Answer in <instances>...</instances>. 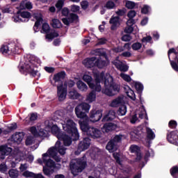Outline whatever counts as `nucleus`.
Returning a JSON list of instances; mask_svg holds the SVG:
<instances>
[{
  "label": "nucleus",
  "mask_w": 178,
  "mask_h": 178,
  "mask_svg": "<svg viewBox=\"0 0 178 178\" xmlns=\"http://www.w3.org/2000/svg\"><path fill=\"white\" fill-rule=\"evenodd\" d=\"M95 83H90L89 88L95 91V92H101V83L104 84L105 89L103 90V92L107 96H115L120 91V86L114 82L113 77L110 74L105 75L104 72L96 73L95 74Z\"/></svg>",
  "instance_id": "obj_1"
},
{
  "label": "nucleus",
  "mask_w": 178,
  "mask_h": 178,
  "mask_svg": "<svg viewBox=\"0 0 178 178\" xmlns=\"http://www.w3.org/2000/svg\"><path fill=\"white\" fill-rule=\"evenodd\" d=\"M90 108L88 103H81L75 107V113L78 118L81 120L79 122L80 129L84 134L88 136V138H99L101 137L102 132L97 128L89 126V118L87 113H89Z\"/></svg>",
  "instance_id": "obj_2"
},
{
  "label": "nucleus",
  "mask_w": 178,
  "mask_h": 178,
  "mask_svg": "<svg viewBox=\"0 0 178 178\" xmlns=\"http://www.w3.org/2000/svg\"><path fill=\"white\" fill-rule=\"evenodd\" d=\"M87 166V161L86 158L82 156L81 158L73 159L70 163V170L73 175L77 176L79 173L82 172Z\"/></svg>",
  "instance_id": "obj_3"
},
{
  "label": "nucleus",
  "mask_w": 178,
  "mask_h": 178,
  "mask_svg": "<svg viewBox=\"0 0 178 178\" xmlns=\"http://www.w3.org/2000/svg\"><path fill=\"white\" fill-rule=\"evenodd\" d=\"M31 56H28V60H26L24 65L20 66L19 72L24 75L29 74L33 77H36L38 74V70H35V68L37 67L36 64H35L34 60H32Z\"/></svg>",
  "instance_id": "obj_4"
},
{
  "label": "nucleus",
  "mask_w": 178,
  "mask_h": 178,
  "mask_svg": "<svg viewBox=\"0 0 178 178\" xmlns=\"http://www.w3.org/2000/svg\"><path fill=\"white\" fill-rule=\"evenodd\" d=\"M95 56H99V58L96 59L95 67L99 70L106 67L109 63L108 58L106 52L103 49H97L94 51Z\"/></svg>",
  "instance_id": "obj_5"
},
{
  "label": "nucleus",
  "mask_w": 178,
  "mask_h": 178,
  "mask_svg": "<svg viewBox=\"0 0 178 178\" xmlns=\"http://www.w3.org/2000/svg\"><path fill=\"white\" fill-rule=\"evenodd\" d=\"M63 129L69 136H71L73 140H77L80 134L77 130L76 124L72 120H67L65 124H63Z\"/></svg>",
  "instance_id": "obj_6"
},
{
  "label": "nucleus",
  "mask_w": 178,
  "mask_h": 178,
  "mask_svg": "<svg viewBox=\"0 0 178 178\" xmlns=\"http://www.w3.org/2000/svg\"><path fill=\"white\" fill-rule=\"evenodd\" d=\"M177 51L175 48H171L168 51V59L171 67L174 71L178 72V47H177Z\"/></svg>",
  "instance_id": "obj_7"
},
{
  "label": "nucleus",
  "mask_w": 178,
  "mask_h": 178,
  "mask_svg": "<svg viewBox=\"0 0 178 178\" xmlns=\"http://www.w3.org/2000/svg\"><path fill=\"white\" fill-rule=\"evenodd\" d=\"M19 48L16 47L15 43H10L8 45H2L0 48V52L3 54H8L13 56L17 54Z\"/></svg>",
  "instance_id": "obj_8"
},
{
  "label": "nucleus",
  "mask_w": 178,
  "mask_h": 178,
  "mask_svg": "<svg viewBox=\"0 0 178 178\" xmlns=\"http://www.w3.org/2000/svg\"><path fill=\"white\" fill-rule=\"evenodd\" d=\"M90 145V139L88 137L83 138L78 145L77 151L75 152V154H80V153L88 149Z\"/></svg>",
  "instance_id": "obj_9"
},
{
  "label": "nucleus",
  "mask_w": 178,
  "mask_h": 178,
  "mask_svg": "<svg viewBox=\"0 0 178 178\" xmlns=\"http://www.w3.org/2000/svg\"><path fill=\"white\" fill-rule=\"evenodd\" d=\"M66 76L65 71H60L54 75L53 81L55 83H58L57 86H63V82Z\"/></svg>",
  "instance_id": "obj_10"
},
{
  "label": "nucleus",
  "mask_w": 178,
  "mask_h": 178,
  "mask_svg": "<svg viewBox=\"0 0 178 178\" xmlns=\"http://www.w3.org/2000/svg\"><path fill=\"white\" fill-rule=\"evenodd\" d=\"M67 95V88L63 86H57V97L59 102H63Z\"/></svg>",
  "instance_id": "obj_11"
},
{
  "label": "nucleus",
  "mask_w": 178,
  "mask_h": 178,
  "mask_svg": "<svg viewBox=\"0 0 178 178\" xmlns=\"http://www.w3.org/2000/svg\"><path fill=\"white\" fill-rule=\"evenodd\" d=\"M166 138L168 143L177 145L178 144V130L168 133Z\"/></svg>",
  "instance_id": "obj_12"
},
{
  "label": "nucleus",
  "mask_w": 178,
  "mask_h": 178,
  "mask_svg": "<svg viewBox=\"0 0 178 178\" xmlns=\"http://www.w3.org/2000/svg\"><path fill=\"white\" fill-rule=\"evenodd\" d=\"M102 118V110H94L90 111V120L92 122H97L100 120Z\"/></svg>",
  "instance_id": "obj_13"
},
{
  "label": "nucleus",
  "mask_w": 178,
  "mask_h": 178,
  "mask_svg": "<svg viewBox=\"0 0 178 178\" xmlns=\"http://www.w3.org/2000/svg\"><path fill=\"white\" fill-rule=\"evenodd\" d=\"M43 163L45 167L49 168H53L56 167V162L49 158L48 153L43 154Z\"/></svg>",
  "instance_id": "obj_14"
},
{
  "label": "nucleus",
  "mask_w": 178,
  "mask_h": 178,
  "mask_svg": "<svg viewBox=\"0 0 178 178\" xmlns=\"http://www.w3.org/2000/svg\"><path fill=\"white\" fill-rule=\"evenodd\" d=\"M59 140H62L65 147H70L72 144L73 138L71 136L67 135L65 132L58 138Z\"/></svg>",
  "instance_id": "obj_15"
},
{
  "label": "nucleus",
  "mask_w": 178,
  "mask_h": 178,
  "mask_svg": "<svg viewBox=\"0 0 178 178\" xmlns=\"http://www.w3.org/2000/svg\"><path fill=\"white\" fill-rule=\"evenodd\" d=\"M97 60L96 57L87 58L83 61V64L88 69L96 67L95 61Z\"/></svg>",
  "instance_id": "obj_16"
},
{
  "label": "nucleus",
  "mask_w": 178,
  "mask_h": 178,
  "mask_svg": "<svg viewBox=\"0 0 178 178\" xmlns=\"http://www.w3.org/2000/svg\"><path fill=\"white\" fill-rule=\"evenodd\" d=\"M11 152H12L11 147H8L6 145H1L0 146V154H1L0 159L1 160H4L5 156L10 155Z\"/></svg>",
  "instance_id": "obj_17"
},
{
  "label": "nucleus",
  "mask_w": 178,
  "mask_h": 178,
  "mask_svg": "<svg viewBox=\"0 0 178 178\" xmlns=\"http://www.w3.org/2000/svg\"><path fill=\"white\" fill-rule=\"evenodd\" d=\"M117 128H118L117 124L112 122H109V123L104 124L102 129L104 133H109L113 131H115Z\"/></svg>",
  "instance_id": "obj_18"
},
{
  "label": "nucleus",
  "mask_w": 178,
  "mask_h": 178,
  "mask_svg": "<svg viewBox=\"0 0 178 178\" xmlns=\"http://www.w3.org/2000/svg\"><path fill=\"white\" fill-rule=\"evenodd\" d=\"M24 132H16L11 136V141L13 143H16L17 144H20L24 138Z\"/></svg>",
  "instance_id": "obj_19"
},
{
  "label": "nucleus",
  "mask_w": 178,
  "mask_h": 178,
  "mask_svg": "<svg viewBox=\"0 0 178 178\" xmlns=\"http://www.w3.org/2000/svg\"><path fill=\"white\" fill-rule=\"evenodd\" d=\"M131 152V153H136V161H140L143 159V156L141 152H140L139 147L137 145H131L130 147Z\"/></svg>",
  "instance_id": "obj_20"
},
{
  "label": "nucleus",
  "mask_w": 178,
  "mask_h": 178,
  "mask_svg": "<svg viewBox=\"0 0 178 178\" xmlns=\"http://www.w3.org/2000/svg\"><path fill=\"white\" fill-rule=\"evenodd\" d=\"M120 17H114L113 15L111 17L109 23L110 24H112L111 27L112 31L116 30L118 26L120 25Z\"/></svg>",
  "instance_id": "obj_21"
},
{
  "label": "nucleus",
  "mask_w": 178,
  "mask_h": 178,
  "mask_svg": "<svg viewBox=\"0 0 178 178\" xmlns=\"http://www.w3.org/2000/svg\"><path fill=\"white\" fill-rule=\"evenodd\" d=\"M106 149L110 153H114L118 149V145L114 143L112 140H110L106 145Z\"/></svg>",
  "instance_id": "obj_22"
},
{
  "label": "nucleus",
  "mask_w": 178,
  "mask_h": 178,
  "mask_svg": "<svg viewBox=\"0 0 178 178\" xmlns=\"http://www.w3.org/2000/svg\"><path fill=\"white\" fill-rule=\"evenodd\" d=\"M115 115H116V113L113 111V110H111L108 111V113L105 115L103 118H102V122H108V121H112L115 118Z\"/></svg>",
  "instance_id": "obj_23"
},
{
  "label": "nucleus",
  "mask_w": 178,
  "mask_h": 178,
  "mask_svg": "<svg viewBox=\"0 0 178 178\" xmlns=\"http://www.w3.org/2000/svg\"><path fill=\"white\" fill-rule=\"evenodd\" d=\"M134 88L139 96L140 100L142 99L141 97H142V94H143V91L144 90V86L142 83L140 82H134Z\"/></svg>",
  "instance_id": "obj_24"
},
{
  "label": "nucleus",
  "mask_w": 178,
  "mask_h": 178,
  "mask_svg": "<svg viewBox=\"0 0 178 178\" xmlns=\"http://www.w3.org/2000/svg\"><path fill=\"white\" fill-rule=\"evenodd\" d=\"M61 142L60 140H58L56 143V149H57V152L61 155V156H64L66 154V149L67 148L65 147L63 145H61Z\"/></svg>",
  "instance_id": "obj_25"
},
{
  "label": "nucleus",
  "mask_w": 178,
  "mask_h": 178,
  "mask_svg": "<svg viewBox=\"0 0 178 178\" xmlns=\"http://www.w3.org/2000/svg\"><path fill=\"white\" fill-rule=\"evenodd\" d=\"M131 138H135L136 139H140L143 136V131L141 129H136L132 132H131Z\"/></svg>",
  "instance_id": "obj_26"
},
{
  "label": "nucleus",
  "mask_w": 178,
  "mask_h": 178,
  "mask_svg": "<svg viewBox=\"0 0 178 178\" xmlns=\"http://www.w3.org/2000/svg\"><path fill=\"white\" fill-rule=\"evenodd\" d=\"M51 131L58 139L64 133L61 131L60 129L57 125H53L51 129Z\"/></svg>",
  "instance_id": "obj_27"
},
{
  "label": "nucleus",
  "mask_w": 178,
  "mask_h": 178,
  "mask_svg": "<svg viewBox=\"0 0 178 178\" xmlns=\"http://www.w3.org/2000/svg\"><path fill=\"white\" fill-rule=\"evenodd\" d=\"M68 97L70 99H79L80 98V93L76 90H71L68 92Z\"/></svg>",
  "instance_id": "obj_28"
},
{
  "label": "nucleus",
  "mask_w": 178,
  "mask_h": 178,
  "mask_svg": "<svg viewBox=\"0 0 178 178\" xmlns=\"http://www.w3.org/2000/svg\"><path fill=\"white\" fill-rule=\"evenodd\" d=\"M122 101H123V97L118 96L117 98L113 100L110 106L113 108H117L122 103Z\"/></svg>",
  "instance_id": "obj_29"
},
{
  "label": "nucleus",
  "mask_w": 178,
  "mask_h": 178,
  "mask_svg": "<svg viewBox=\"0 0 178 178\" xmlns=\"http://www.w3.org/2000/svg\"><path fill=\"white\" fill-rule=\"evenodd\" d=\"M146 133H147V143H149V140H154L156 138V135L154 132L149 127L146 128Z\"/></svg>",
  "instance_id": "obj_30"
},
{
  "label": "nucleus",
  "mask_w": 178,
  "mask_h": 178,
  "mask_svg": "<svg viewBox=\"0 0 178 178\" xmlns=\"http://www.w3.org/2000/svg\"><path fill=\"white\" fill-rule=\"evenodd\" d=\"M115 65L118 70H120V71L122 72H127L129 71V67L127 65L115 62Z\"/></svg>",
  "instance_id": "obj_31"
},
{
  "label": "nucleus",
  "mask_w": 178,
  "mask_h": 178,
  "mask_svg": "<svg viewBox=\"0 0 178 178\" xmlns=\"http://www.w3.org/2000/svg\"><path fill=\"white\" fill-rule=\"evenodd\" d=\"M76 87L80 91L82 92L86 91L88 89V86L86 83H84L81 80H79L78 81H76Z\"/></svg>",
  "instance_id": "obj_32"
},
{
  "label": "nucleus",
  "mask_w": 178,
  "mask_h": 178,
  "mask_svg": "<svg viewBox=\"0 0 178 178\" xmlns=\"http://www.w3.org/2000/svg\"><path fill=\"white\" fill-rule=\"evenodd\" d=\"M51 25L54 29L63 28L62 22H60V19H57L56 18H54L53 19H51Z\"/></svg>",
  "instance_id": "obj_33"
},
{
  "label": "nucleus",
  "mask_w": 178,
  "mask_h": 178,
  "mask_svg": "<svg viewBox=\"0 0 178 178\" xmlns=\"http://www.w3.org/2000/svg\"><path fill=\"white\" fill-rule=\"evenodd\" d=\"M46 154H48L49 158H53L56 155H58V151H57L56 145H55V147H50L47 150V152Z\"/></svg>",
  "instance_id": "obj_34"
},
{
  "label": "nucleus",
  "mask_w": 178,
  "mask_h": 178,
  "mask_svg": "<svg viewBox=\"0 0 178 178\" xmlns=\"http://www.w3.org/2000/svg\"><path fill=\"white\" fill-rule=\"evenodd\" d=\"M104 8L107 10H113L116 8L115 3L112 0H108L106 1V4L104 5Z\"/></svg>",
  "instance_id": "obj_35"
},
{
  "label": "nucleus",
  "mask_w": 178,
  "mask_h": 178,
  "mask_svg": "<svg viewBox=\"0 0 178 178\" xmlns=\"http://www.w3.org/2000/svg\"><path fill=\"white\" fill-rule=\"evenodd\" d=\"M96 99V92L95 90H92L89 95L87 96V101L89 102V103H92L95 101Z\"/></svg>",
  "instance_id": "obj_36"
},
{
  "label": "nucleus",
  "mask_w": 178,
  "mask_h": 178,
  "mask_svg": "<svg viewBox=\"0 0 178 178\" xmlns=\"http://www.w3.org/2000/svg\"><path fill=\"white\" fill-rule=\"evenodd\" d=\"M17 15H19L24 19H30L31 17V14L29 11L18 10Z\"/></svg>",
  "instance_id": "obj_37"
},
{
  "label": "nucleus",
  "mask_w": 178,
  "mask_h": 178,
  "mask_svg": "<svg viewBox=\"0 0 178 178\" xmlns=\"http://www.w3.org/2000/svg\"><path fill=\"white\" fill-rule=\"evenodd\" d=\"M71 24L79 21V15L76 13H71L67 17Z\"/></svg>",
  "instance_id": "obj_38"
},
{
  "label": "nucleus",
  "mask_w": 178,
  "mask_h": 178,
  "mask_svg": "<svg viewBox=\"0 0 178 178\" xmlns=\"http://www.w3.org/2000/svg\"><path fill=\"white\" fill-rule=\"evenodd\" d=\"M20 8L22 10H24V9L31 10L33 8V4L31 1H27L26 3H21Z\"/></svg>",
  "instance_id": "obj_39"
},
{
  "label": "nucleus",
  "mask_w": 178,
  "mask_h": 178,
  "mask_svg": "<svg viewBox=\"0 0 178 178\" xmlns=\"http://www.w3.org/2000/svg\"><path fill=\"white\" fill-rule=\"evenodd\" d=\"M170 172L173 178H178V166L177 165L173 166L170 170Z\"/></svg>",
  "instance_id": "obj_40"
},
{
  "label": "nucleus",
  "mask_w": 178,
  "mask_h": 178,
  "mask_svg": "<svg viewBox=\"0 0 178 178\" xmlns=\"http://www.w3.org/2000/svg\"><path fill=\"white\" fill-rule=\"evenodd\" d=\"M127 112V107L124 104L120 106V109H118V115L122 116L125 115Z\"/></svg>",
  "instance_id": "obj_41"
},
{
  "label": "nucleus",
  "mask_w": 178,
  "mask_h": 178,
  "mask_svg": "<svg viewBox=\"0 0 178 178\" xmlns=\"http://www.w3.org/2000/svg\"><path fill=\"white\" fill-rule=\"evenodd\" d=\"M64 5H65L64 0H58L55 4V7L58 10V11H60L63 9Z\"/></svg>",
  "instance_id": "obj_42"
},
{
  "label": "nucleus",
  "mask_w": 178,
  "mask_h": 178,
  "mask_svg": "<svg viewBox=\"0 0 178 178\" xmlns=\"http://www.w3.org/2000/svg\"><path fill=\"white\" fill-rule=\"evenodd\" d=\"M122 136H123L122 134L115 135L113 138L111 139V140H112L114 143L118 145L119 144V143L122 142Z\"/></svg>",
  "instance_id": "obj_43"
},
{
  "label": "nucleus",
  "mask_w": 178,
  "mask_h": 178,
  "mask_svg": "<svg viewBox=\"0 0 178 178\" xmlns=\"http://www.w3.org/2000/svg\"><path fill=\"white\" fill-rule=\"evenodd\" d=\"M8 174H9V176H10L11 178H17L18 176H19L18 170H15V169H10V170L8 171Z\"/></svg>",
  "instance_id": "obj_44"
},
{
  "label": "nucleus",
  "mask_w": 178,
  "mask_h": 178,
  "mask_svg": "<svg viewBox=\"0 0 178 178\" xmlns=\"http://www.w3.org/2000/svg\"><path fill=\"white\" fill-rule=\"evenodd\" d=\"M53 172H54V170L50 168H48L47 166H43V173L44 175L50 177Z\"/></svg>",
  "instance_id": "obj_45"
},
{
  "label": "nucleus",
  "mask_w": 178,
  "mask_h": 178,
  "mask_svg": "<svg viewBox=\"0 0 178 178\" xmlns=\"http://www.w3.org/2000/svg\"><path fill=\"white\" fill-rule=\"evenodd\" d=\"M83 80L88 83V85L90 86V84H92L93 83L92 82V78L91 76L88 75V74H84L83 76Z\"/></svg>",
  "instance_id": "obj_46"
},
{
  "label": "nucleus",
  "mask_w": 178,
  "mask_h": 178,
  "mask_svg": "<svg viewBox=\"0 0 178 178\" xmlns=\"http://www.w3.org/2000/svg\"><path fill=\"white\" fill-rule=\"evenodd\" d=\"M136 7V3L131 1H127L125 3V8L132 10Z\"/></svg>",
  "instance_id": "obj_47"
},
{
  "label": "nucleus",
  "mask_w": 178,
  "mask_h": 178,
  "mask_svg": "<svg viewBox=\"0 0 178 178\" xmlns=\"http://www.w3.org/2000/svg\"><path fill=\"white\" fill-rule=\"evenodd\" d=\"M120 76H121V79H122L127 83H130L131 81V77L130 76V75L126 74L124 73H121V74H120Z\"/></svg>",
  "instance_id": "obj_48"
},
{
  "label": "nucleus",
  "mask_w": 178,
  "mask_h": 178,
  "mask_svg": "<svg viewBox=\"0 0 178 178\" xmlns=\"http://www.w3.org/2000/svg\"><path fill=\"white\" fill-rule=\"evenodd\" d=\"M42 31L46 34L50 32V26L47 22H44L43 25H42Z\"/></svg>",
  "instance_id": "obj_49"
},
{
  "label": "nucleus",
  "mask_w": 178,
  "mask_h": 178,
  "mask_svg": "<svg viewBox=\"0 0 178 178\" xmlns=\"http://www.w3.org/2000/svg\"><path fill=\"white\" fill-rule=\"evenodd\" d=\"M113 158L115 159V160L116 161V163L121 165H122V161L120 160V154L118 152H114L113 154Z\"/></svg>",
  "instance_id": "obj_50"
},
{
  "label": "nucleus",
  "mask_w": 178,
  "mask_h": 178,
  "mask_svg": "<svg viewBox=\"0 0 178 178\" xmlns=\"http://www.w3.org/2000/svg\"><path fill=\"white\" fill-rule=\"evenodd\" d=\"M8 168L5 163H1L0 164V172L2 174H7Z\"/></svg>",
  "instance_id": "obj_51"
},
{
  "label": "nucleus",
  "mask_w": 178,
  "mask_h": 178,
  "mask_svg": "<svg viewBox=\"0 0 178 178\" xmlns=\"http://www.w3.org/2000/svg\"><path fill=\"white\" fill-rule=\"evenodd\" d=\"M80 5L82 10H86L89 6V3L87 0H83L81 1Z\"/></svg>",
  "instance_id": "obj_52"
},
{
  "label": "nucleus",
  "mask_w": 178,
  "mask_h": 178,
  "mask_svg": "<svg viewBox=\"0 0 178 178\" xmlns=\"http://www.w3.org/2000/svg\"><path fill=\"white\" fill-rule=\"evenodd\" d=\"M143 45L140 42H136L132 44L131 49L135 51H138L142 48Z\"/></svg>",
  "instance_id": "obj_53"
},
{
  "label": "nucleus",
  "mask_w": 178,
  "mask_h": 178,
  "mask_svg": "<svg viewBox=\"0 0 178 178\" xmlns=\"http://www.w3.org/2000/svg\"><path fill=\"white\" fill-rule=\"evenodd\" d=\"M23 176L26 178L34 177V176H35V173L30 172L29 170H26L23 172Z\"/></svg>",
  "instance_id": "obj_54"
},
{
  "label": "nucleus",
  "mask_w": 178,
  "mask_h": 178,
  "mask_svg": "<svg viewBox=\"0 0 178 178\" xmlns=\"http://www.w3.org/2000/svg\"><path fill=\"white\" fill-rule=\"evenodd\" d=\"M70 10L72 12V13H77L79 11H80V6H77L76 4H72L70 6Z\"/></svg>",
  "instance_id": "obj_55"
},
{
  "label": "nucleus",
  "mask_w": 178,
  "mask_h": 178,
  "mask_svg": "<svg viewBox=\"0 0 178 178\" xmlns=\"http://www.w3.org/2000/svg\"><path fill=\"white\" fill-rule=\"evenodd\" d=\"M35 137H39V133L37 130L36 127L33 126L30 128L29 130Z\"/></svg>",
  "instance_id": "obj_56"
},
{
  "label": "nucleus",
  "mask_w": 178,
  "mask_h": 178,
  "mask_svg": "<svg viewBox=\"0 0 178 178\" xmlns=\"http://www.w3.org/2000/svg\"><path fill=\"white\" fill-rule=\"evenodd\" d=\"M149 6L148 5H144L141 8V13L144 15H147L149 13Z\"/></svg>",
  "instance_id": "obj_57"
},
{
  "label": "nucleus",
  "mask_w": 178,
  "mask_h": 178,
  "mask_svg": "<svg viewBox=\"0 0 178 178\" xmlns=\"http://www.w3.org/2000/svg\"><path fill=\"white\" fill-rule=\"evenodd\" d=\"M61 14L63 16L68 17V15L70 14V9L67 7H64L61 10Z\"/></svg>",
  "instance_id": "obj_58"
},
{
  "label": "nucleus",
  "mask_w": 178,
  "mask_h": 178,
  "mask_svg": "<svg viewBox=\"0 0 178 178\" xmlns=\"http://www.w3.org/2000/svg\"><path fill=\"white\" fill-rule=\"evenodd\" d=\"M136 12L134 10H131L127 13V17L134 19L136 16Z\"/></svg>",
  "instance_id": "obj_59"
},
{
  "label": "nucleus",
  "mask_w": 178,
  "mask_h": 178,
  "mask_svg": "<svg viewBox=\"0 0 178 178\" xmlns=\"http://www.w3.org/2000/svg\"><path fill=\"white\" fill-rule=\"evenodd\" d=\"M127 12V9L125 8H122V9H118V10L116 11V14L120 16H124L126 14Z\"/></svg>",
  "instance_id": "obj_60"
},
{
  "label": "nucleus",
  "mask_w": 178,
  "mask_h": 178,
  "mask_svg": "<svg viewBox=\"0 0 178 178\" xmlns=\"http://www.w3.org/2000/svg\"><path fill=\"white\" fill-rule=\"evenodd\" d=\"M43 21V18L42 17H38L36 18V22H35V28H38L41 25V22Z\"/></svg>",
  "instance_id": "obj_61"
},
{
  "label": "nucleus",
  "mask_w": 178,
  "mask_h": 178,
  "mask_svg": "<svg viewBox=\"0 0 178 178\" xmlns=\"http://www.w3.org/2000/svg\"><path fill=\"white\" fill-rule=\"evenodd\" d=\"M168 127L170 129H175L177 127V122L175 120H170L168 123Z\"/></svg>",
  "instance_id": "obj_62"
},
{
  "label": "nucleus",
  "mask_w": 178,
  "mask_h": 178,
  "mask_svg": "<svg viewBox=\"0 0 178 178\" xmlns=\"http://www.w3.org/2000/svg\"><path fill=\"white\" fill-rule=\"evenodd\" d=\"M132 39V37L130 35H124L122 36V38H121V40L124 41V42H129L131 41Z\"/></svg>",
  "instance_id": "obj_63"
},
{
  "label": "nucleus",
  "mask_w": 178,
  "mask_h": 178,
  "mask_svg": "<svg viewBox=\"0 0 178 178\" xmlns=\"http://www.w3.org/2000/svg\"><path fill=\"white\" fill-rule=\"evenodd\" d=\"M107 42V40L104 38H100L98 40L97 45H103L105 44Z\"/></svg>",
  "instance_id": "obj_64"
}]
</instances>
